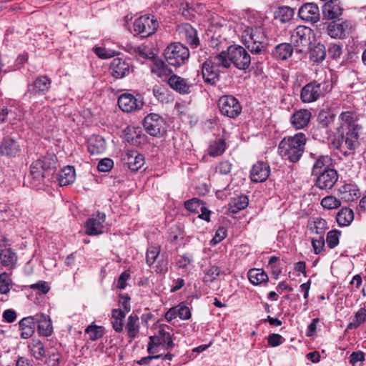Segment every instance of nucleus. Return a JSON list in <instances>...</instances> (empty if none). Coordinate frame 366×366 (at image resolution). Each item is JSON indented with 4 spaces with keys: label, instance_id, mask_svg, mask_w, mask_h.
<instances>
[{
    "label": "nucleus",
    "instance_id": "1",
    "mask_svg": "<svg viewBox=\"0 0 366 366\" xmlns=\"http://www.w3.org/2000/svg\"><path fill=\"white\" fill-rule=\"evenodd\" d=\"M306 141L305 134L302 132L293 137H285L279 144V153L284 159L297 162L304 152Z\"/></svg>",
    "mask_w": 366,
    "mask_h": 366
},
{
    "label": "nucleus",
    "instance_id": "2",
    "mask_svg": "<svg viewBox=\"0 0 366 366\" xmlns=\"http://www.w3.org/2000/svg\"><path fill=\"white\" fill-rule=\"evenodd\" d=\"M219 55L223 57L222 61L227 62L225 69L229 68L232 64L237 69L245 70L252 61V57L246 49L239 45L229 46L227 51H222Z\"/></svg>",
    "mask_w": 366,
    "mask_h": 366
},
{
    "label": "nucleus",
    "instance_id": "3",
    "mask_svg": "<svg viewBox=\"0 0 366 366\" xmlns=\"http://www.w3.org/2000/svg\"><path fill=\"white\" fill-rule=\"evenodd\" d=\"M242 37L244 45L252 54H260L264 51L267 46L266 36L261 27L247 29Z\"/></svg>",
    "mask_w": 366,
    "mask_h": 366
},
{
    "label": "nucleus",
    "instance_id": "4",
    "mask_svg": "<svg viewBox=\"0 0 366 366\" xmlns=\"http://www.w3.org/2000/svg\"><path fill=\"white\" fill-rule=\"evenodd\" d=\"M222 56L217 54L210 56L202 64V74L206 83L214 84L218 80L220 73V68H224L227 64L222 61Z\"/></svg>",
    "mask_w": 366,
    "mask_h": 366
},
{
    "label": "nucleus",
    "instance_id": "5",
    "mask_svg": "<svg viewBox=\"0 0 366 366\" xmlns=\"http://www.w3.org/2000/svg\"><path fill=\"white\" fill-rule=\"evenodd\" d=\"M330 89V85L327 81H312L302 88L300 99L304 103L315 102L325 96Z\"/></svg>",
    "mask_w": 366,
    "mask_h": 366
},
{
    "label": "nucleus",
    "instance_id": "6",
    "mask_svg": "<svg viewBox=\"0 0 366 366\" xmlns=\"http://www.w3.org/2000/svg\"><path fill=\"white\" fill-rule=\"evenodd\" d=\"M164 55L169 64L179 66L188 61L189 51L183 44L173 43L165 49Z\"/></svg>",
    "mask_w": 366,
    "mask_h": 366
},
{
    "label": "nucleus",
    "instance_id": "7",
    "mask_svg": "<svg viewBox=\"0 0 366 366\" xmlns=\"http://www.w3.org/2000/svg\"><path fill=\"white\" fill-rule=\"evenodd\" d=\"M312 34V29L305 26H298L293 30L290 41L295 47L296 52L303 53L309 49L311 44Z\"/></svg>",
    "mask_w": 366,
    "mask_h": 366
},
{
    "label": "nucleus",
    "instance_id": "8",
    "mask_svg": "<svg viewBox=\"0 0 366 366\" xmlns=\"http://www.w3.org/2000/svg\"><path fill=\"white\" fill-rule=\"evenodd\" d=\"M220 113L229 118L237 117L242 112V106L239 101L232 95H224L218 100Z\"/></svg>",
    "mask_w": 366,
    "mask_h": 366
},
{
    "label": "nucleus",
    "instance_id": "9",
    "mask_svg": "<svg viewBox=\"0 0 366 366\" xmlns=\"http://www.w3.org/2000/svg\"><path fill=\"white\" fill-rule=\"evenodd\" d=\"M159 24L154 16H142L134 22V31L142 38L152 35L157 29Z\"/></svg>",
    "mask_w": 366,
    "mask_h": 366
},
{
    "label": "nucleus",
    "instance_id": "10",
    "mask_svg": "<svg viewBox=\"0 0 366 366\" xmlns=\"http://www.w3.org/2000/svg\"><path fill=\"white\" fill-rule=\"evenodd\" d=\"M121 162L124 167L136 172L144 164V157L136 150H126L121 154Z\"/></svg>",
    "mask_w": 366,
    "mask_h": 366
},
{
    "label": "nucleus",
    "instance_id": "11",
    "mask_svg": "<svg viewBox=\"0 0 366 366\" xmlns=\"http://www.w3.org/2000/svg\"><path fill=\"white\" fill-rule=\"evenodd\" d=\"M164 121L157 114H149L144 120V127L151 136L158 137L164 131Z\"/></svg>",
    "mask_w": 366,
    "mask_h": 366
},
{
    "label": "nucleus",
    "instance_id": "12",
    "mask_svg": "<svg viewBox=\"0 0 366 366\" xmlns=\"http://www.w3.org/2000/svg\"><path fill=\"white\" fill-rule=\"evenodd\" d=\"M316 177L315 185L317 188L324 190L332 189L338 180L337 172L332 168L323 171Z\"/></svg>",
    "mask_w": 366,
    "mask_h": 366
},
{
    "label": "nucleus",
    "instance_id": "13",
    "mask_svg": "<svg viewBox=\"0 0 366 366\" xmlns=\"http://www.w3.org/2000/svg\"><path fill=\"white\" fill-rule=\"evenodd\" d=\"M106 215L98 212L94 214L86 222V233L89 235H97L103 233Z\"/></svg>",
    "mask_w": 366,
    "mask_h": 366
},
{
    "label": "nucleus",
    "instance_id": "14",
    "mask_svg": "<svg viewBox=\"0 0 366 366\" xmlns=\"http://www.w3.org/2000/svg\"><path fill=\"white\" fill-rule=\"evenodd\" d=\"M118 105L124 112H132L140 109L143 105L142 100L137 99L133 94L124 93L119 96Z\"/></svg>",
    "mask_w": 366,
    "mask_h": 366
},
{
    "label": "nucleus",
    "instance_id": "15",
    "mask_svg": "<svg viewBox=\"0 0 366 366\" xmlns=\"http://www.w3.org/2000/svg\"><path fill=\"white\" fill-rule=\"evenodd\" d=\"M300 18L307 22L315 23L320 19V10L313 3H307L302 5L298 11Z\"/></svg>",
    "mask_w": 366,
    "mask_h": 366
},
{
    "label": "nucleus",
    "instance_id": "16",
    "mask_svg": "<svg viewBox=\"0 0 366 366\" xmlns=\"http://www.w3.org/2000/svg\"><path fill=\"white\" fill-rule=\"evenodd\" d=\"M169 86L181 94H188L191 93V88L193 84L188 79H184L177 74L171 75L168 79Z\"/></svg>",
    "mask_w": 366,
    "mask_h": 366
},
{
    "label": "nucleus",
    "instance_id": "17",
    "mask_svg": "<svg viewBox=\"0 0 366 366\" xmlns=\"http://www.w3.org/2000/svg\"><path fill=\"white\" fill-rule=\"evenodd\" d=\"M270 174V167L266 162H258L253 165L250 171V178L254 182H263L267 179Z\"/></svg>",
    "mask_w": 366,
    "mask_h": 366
},
{
    "label": "nucleus",
    "instance_id": "18",
    "mask_svg": "<svg viewBox=\"0 0 366 366\" xmlns=\"http://www.w3.org/2000/svg\"><path fill=\"white\" fill-rule=\"evenodd\" d=\"M312 117L311 112L307 109L296 111L290 117V123L295 129H302L307 127Z\"/></svg>",
    "mask_w": 366,
    "mask_h": 366
},
{
    "label": "nucleus",
    "instance_id": "19",
    "mask_svg": "<svg viewBox=\"0 0 366 366\" xmlns=\"http://www.w3.org/2000/svg\"><path fill=\"white\" fill-rule=\"evenodd\" d=\"M110 69L112 76L117 79H121L130 73L131 67L126 60L115 58L110 64Z\"/></svg>",
    "mask_w": 366,
    "mask_h": 366
},
{
    "label": "nucleus",
    "instance_id": "20",
    "mask_svg": "<svg viewBox=\"0 0 366 366\" xmlns=\"http://www.w3.org/2000/svg\"><path fill=\"white\" fill-rule=\"evenodd\" d=\"M34 317L39 335L43 337L51 336L53 333V326L50 317L43 313L36 314Z\"/></svg>",
    "mask_w": 366,
    "mask_h": 366
},
{
    "label": "nucleus",
    "instance_id": "21",
    "mask_svg": "<svg viewBox=\"0 0 366 366\" xmlns=\"http://www.w3.org/2000/svg\"><path fill=\"white\" fill-rule=\"evenodd\" d=\"M20 152L19 142L11 137H5L0 143V154L6 157H15Z\"/></svg>",
    "mask_w": 366,
    "mask_h": 366
},
{
    "label": "nucleus",
    "instance_id": "22",
    "mask_svg": "<svg viewBox=\"0 0 366 366\" xmlns=\"http://www.w3.org/2000/svg\"><path fill=\"white\" fill-rule=\"evenodd\" d=\"M50 85V79L46 76H41L34 83L28 84L27 92L32 95L44 93L49 90Z\"/></svg>",
    "mask_w": 366,
    "mask_h": 366
},
{
    "label": "nucleus",
    "instance_id": "23",
    "mask_svg": "<svg viewBox=\"0 0 366 366\" xmlns=\"http://www.w3.org/2000/svg\"><path fill=\"white\" fill-rule=\"evenodd\" d=\"M338 195L345 202H352L360 197V193L356 185L345 184L339 188Z\"/></svg>",
    "mask_w": 366,
    "mask_h": 366
},
{
    "label": "nucleus",
    "instance_id": "24",
    "mask_svg": "<svg viewBox=\"0 0 366 366\" xmlns=\"http://www.w3.org/2000/svg\"><path fill=\"white\" fill-rule=\"evenodd\" d=\"M362 127L360 124L345 128V144L350 150L355 149L358 145V139Z\"/></svg>",
    "mask_w": 366,
    "mask_h": 366
},
{
    "label": "nucleus",
    "instance_id": "25",
    "mask_svg": "<svg viewBox=\"0 0 366 366\" xmlns=\"http://www.w3.org/2000/svg\"><path fill=\"white\" fill-rule=\"evenodd\" d=\"M104 139L99 135H92L87 141L88 151L91 154H101L106 150Z\"/></svg>",
    "mask_w": 366,
    "mask_h": 366
},
{
    "label": "nucleus",
    "instance_id": "26",
    "mask_svg": "<svg viewBox=\"0 0 366 366\" xmlns=\"http://www.w3.org/2000/svg\"><path fill=\"white\" fill-rule=\"evenodd\" d=\"M36 323L35 317L29 316L23 318L19 322V330L21 331V337L24 339L31 337L35 332Z\"/></svg>",
    "mask_w": 366,
    "mask_h": 366
},
{
    "label": "nucleus",
    "instance_id": "27",
    "mask_svg": "<svg viewBox=\"0 0 366 366\" xmlns=\"http://www.w3.org/2000/svg\"><path fill=\"white\" fill-rule=\"evenodd\" d=\"M17 260L16 253L11 248L0 250V263L4 267L12 269L15 267Z\"/></svg>",
    "mask_w": 366,
    "mask_h": 366
},
{
    "label": "nucleus",
    "instance_id": "28",
    "mask_svg": "<svg viewBox=\"0 0 366 366\" xmlns=\"http://www.w3.org/2000/svg\"><path fill=\"white\" fill-rule=\"evenodd\" d=\"M152 61L151 71L153 74L162 79L171 76L172 70L169 68L162 59L155 57Z\"/></svg>",
    "mask_w": 366,
    "mask_h": 366
},
{
    "label": "nucleus",
    "instance_id": "29",
    "mask_svg": "<svg viewBox=\"0 0 366 366\" xmlns=\"http://www.w3.org/2000/svg\"><path fill=\"white\" fill-rule=\"evenodd\" d=\"M332 165V159L329 155H321L315 162L312 174L316 176L327 169H330Z\"/></svg>",
    "mask_w": 366,
    "mask_h": 366
},
{
    "label": "nucleus",
    "instance_id": "30",
    "mask_svg": "<svg viewBox=\"0 0 366 366\" xmlns=\"http://www.w3.org/2000/svg\"><path fill=\"white\" fill-rule=\"evenodd\" d=\"M342 8L338 0H330L323 8V14L329 19H334L342 14Z\"/></svg>",
    "mask_w": 366,
    "mask_h": 366
},
{
    "label": "nucleus",
    "instance_id": "31",
    "mask_svg": "<svg viewBox=\"0 0 366 366\" xmlns=\"http://www.w3.org/2000/svg\"><path fill=\"white\" fill-rule=\"evenodd\" d=\"M179 34L186 39L191 45L197 46L199 39L197 36V31L188 24H184L179 28Z\"/></svg>",
    "mask_w": 366,
    "mask_h": 366
},
{
    "label": "nucleus",
    "instance_id": "32",
    "mask_svg": "<svg viewBox=\"0 0 366 366\" xmlns=\"http://www.w3.org/2000/svg\"><path fill=\"white\" fill-rule=\"evenodd\" d=\"M347 27V22L337 23L332 21L327 25V33L332 38L342 39L345 36V29Z\"/></svg>",
    "mask_w": 366,
    "mask_h": 366
},
{
    "label": "nucleus",
    "instance_id": "33",
    "mask_svg": "<svg viewBox=\"0 0 366 366\" xmlns=\"http://www.w3.org/2000/svg\"><path fill=\"white\" fill-rule=\"evenodd\" d=\"M293 46L289 43H282L277 45L272 51L273 56L279 60H286L291 56Z\"/></svg>",
    "mask_w": 366,
    "mask_h": 366
},
{
    "label": "nucleus",
    "instance_id": "34",
    "mask_svg": "<svg viewBox=\"0 0 366 366\" xmlns=\"http://www.w3.org/2000/svg\"><path fill=\"white\" fill-rule=\"evenodd\" d=\"M249 203L248 198L244 195L238 196L231 199L228 204V211L230 213L236 214L240 210L245 209Z\"/></svg>",
    "mask_w": 366,
    "mask_h": 366
},
{
    "label": "nucleus",
    "instance_id": "35",
    "mask_svg": "<svg viewBox=\"0 0 366 366\" xmlns=\"http://www.w3.org/2000/svg\"><path fill=\"white\" fill-rule=\"evenodd\" d=\"M125 312L121 309H114L112 311V325L113 329L117 332H122L124 329V319L125 317Z\"/></svg>",
    "mask_w": 366,
    "mask_h": 366
},
{
    "label": "nucleus",
    "instance_id": "36",
    "mask_svg": "<svg viewBox=\"0 0 366 366\" xmlns=\"http://www.w3.org/2000/svg\"><path fill=\"white\" fill-rule=\"evenodd\" d=\"M340 119H341L342 123L339 129L342 130V133L344 132L345 128L359 124L357 123V117L356 114L350 111L342 112L340 116Z\"/></svg>",
    "mask_w": 366,
    "mask_h": 366
},
{
    "label": "nucleus",
    "instance_id": "37",
    "mask_svg": "<svg viewBox=\"0 0 366 366\" xmlns=\"http://www.w3.org/2000/svg\"><path fill=\"white\" fill-rule=\"evenodd\" d=\"M336 219L340 226H348L354 219L353 211L350 208L344 207L338 212Z\"/></svg>",
    "mask_w": 366,
    "mask_h": 366
},
{
    "label": "nucleus",
    "instance_id": "38",
    "mask_svg": "<svg viewBox=\"0 0 366 366\" xmlns=\"http://www.w3.org/2000/svg\"><path fill=\"white\" fill-rule=\"evenodd\" d=\"M127 335L133 339L136 337L139 332V319L137 315H131L127 319L126 324Z\"/></svg>",
    "mask_w": 366,
    "mask_h": 366
},
{
    "label": "nucleus",
    "instance_id": "39",
    "mask_svg": "<svg viewBox=\"0 0 366 366\" xmlns=\"http://www.w3.org/2000/svg\"><path fill=\"white\" fill-rule=\"evenodd\" d=\"M248 279L252 284L257 285L262 282H267L268 276L264 270L254 268L249 270Z\"/></svg>",
    "mask_w": 366,
    "mask_h": 366
},
{
    "label": "nucleus",
    "instance_id": "40",
    "mask_svg": "<svg viewBox=\"0 0 366 366\" xmlns=\"http://www.w3.org/2000/svg\"><path fill=\"white\" fill-rule=\"evenodd\" d=\"M29 348L31 355L38 360H41L46 355L44 344L39 340H33Z\"/></svg>",
    "mask_w": 366,
    "mask_h": 366
},
{
    "label": "nucleus",
    "instance_id": "41",
    "mask_svg": "<svg viewBox=\"0 0 366 366\" xmlns=\"http://www.w3.org/2000/svg\"><path fill=\"white\" fill-rule=\"evenodd\" d=\"M41 163L34 161L30 166V176L34 182H41L46 176V172L43 169Z\"/></svg>",
    "mask_w": 366,
    "mask_h": 366
},
{
    "label": "nucleus",
    "instance_id": "42",
    "mask_svg": "<svg viewBox=\"0 0 366 366\" xmlns=\"http://www.w3.org/2000/svg\"><path fill=\"white\" fill-rule=\"evenodd\" d=\"M309 229L312 233L322 236L327 229V222L320 217L313 219V221L308 224Z\"/></svg>",
    "mask_w": 366,
    "mask_h": 366
},
{
    "label": "nucleus",
    "instance_id": "43",
    "mask_svg": "<svg viewBox=\"0 0 366 366\" xmlns=\"http://www.w3.org/2000/svg\"><path fill=\"white\" fill-rule=\"evenodd\" d=\"M294 16V10L289 6H281L274 13V19L282 23L290 21Z\"/></svg>",
    "mask_w": 366,
    "mask_h": 366
},
{
    "label": "nucleus",
    "instance_id": "44",
    "mask_svg": "<svg viewBox=\"0 0 366 366\" xmlns=\"http://www.w3.org/2000/svg\"><path fill=\"white\" fill-rule=\"evenodd\" d=\"M131 52L143 59L153 60L155 58L154 52L148 46L143 44L138 46L132 47Z\"/></svg>",
    "mask_w": 366,
    "mask_h": 366
},
{
    "label": "nucleus",
    "instance_id": "45",
    "mask_svg": "<svg viewBox=\"0 0 366 366\" xmlns=\"http://www.w3.org/2000/svg\"><path fill=\"white\" fill-rule=\"evenodd\" d=\"M38 162L41 163L43 169L46 171V172H49L50 170L54 169L56 167L57 159L55 154H46L41 158L37 159Z\"/></svg>",
    "mask_w": 366,
    "mask_h": 366
},
{
    "label": "nucleus",
    "instance_id": "46",
    "mask_svg": "<svg viewBox=\"0 0 366 366\" xmlns=\"http://www.w3.org/2000/svg\"><path fill=\"white\" fill-rule=\"evenodd\" d=\"M310 59L315 63L322 62L326 57V49L323 44H317L310 51Z\"/></svg>",
    "mask_w": 366,
    "mask_h": 366
},
{
    "label": "nucleus",
    "instance_id": "47",
    "mask_svg": "<svg viewBox=\"0 0 366 366\" xmlns=\"http://www.w3.org/2000/svg\"><path fill=\"white\" fill-rule=\"evenodd\" d=\"M85 333L88 335L90 340L95 341L104 335L105 329L102 326L92 324L86 328Z\"/></svg>",
    "mask_w": 366,
    "mask_h": 366
},
{
    "label": "nucleus",
    "instance_id": "48",
    "mask_svg": "<svg viewBox=\"0 0 366 366\" xmlns=\"http://www.w3.org/2000/svg\"><path fill=\"white\" fill-rule=\"evenodd\" d=\"M226 149V144L224 139H219L212 143L209 147L208 153L212 157L222 155Z\"/></svg>",
    "mask_w": 366,
    "mask_h": 366
},
{
    "label": "nucleus",
    "instance_id": "49",
    "mask_svg": "<svg viewBox=\"0 0 366 366\" xmlns=\"http://www.w3.org/2000/svg\"><path fill=\"white\" fill-rule=\"evenodd\" d=\"M13 283L11 278V274L4 272L0 274V294L6 295L8 294L11 287Z\"/></svg>",
    "mask_w": 366,
    "mask_h": 366
},
{
    "label": "nucleus",
    "instance_id": "50",
    "mask_svg": "<svg viewBox=\"0 0 366 366\" xmlns=\"http://www.w3.org/2000/svg\"><path fill=\"white\" fill-rule=\"evenodd\" d=\"M158 337L160 340L158 343L163 345L166 350L172 349L174 346L171 335L164 329L161 328L159 330Z\"/></svg>",
    "mask_w": 366,
    "mask_h": 366
},
{
    "label": "nucleus",
    "instance_id": "51",
    "mask_svg": "<svg viewBox=\"0 0 366 366\" xmlns=\"http://www.w3.org/2000/svg\"><path fill=\"white\" fill-rule=\"evenodd\" d=\"M366 321V309L360 308L355 315L354 320L351 322L348 326L347 329L352 330L358 327L360 325L364 323Z\"/></svg>",
    "mask_w": 366,
    "mask_h": 366
},
{
    "label": "nucleus",
    "instance_id": "52",
    "mask_svg": "<svg viewBox=\"0 0 366 366\" xmlns=\"http://www.w3.org/2000/svg\"><path fill=\"white\" fill-rule=\"evenodd\" d=\"M333 119L334 114L329 109H322L318 114L317 121L322 127H327L333 122Z\"/></svg>",
    "mask_w": 366,
    "mask_h": 366
},
{
    "label": "nucleus",
    "instance_id": "53",
    "mask_svg": "<svg viewBox=\"0 0 366 366\" xmlns=\"http://www.w3.org/2000/svg\"><path fill=\"white\" fill-rule=\"evenodd\" d=\"M204 202L197 198L192 199L184 202L185 208L194 213L199 214L204 209Z\"/></svg>",
    "mask_w": 366,
    "mask_h": 366
},
{
    "label": "nucleus",
    "instance_id": "54",
    "mask_svg": "<svg viewBox=\"0 0 366 366\" xmlns=\"http://www.w3.org/2000/svg\"><path fill=\"white\" fill-rule=\"evenodd\" d=\"M161 252L160 246H151L147 249L146 262L149 266H152L156 261Z\"/></svg>",
    "mask_w": 366,
    "mask_h": 366
},
{
    "label": "nucleus",
    "instance_id": "55",
    "mask_svg": "<svg viewBox=\"0 0 366 366\" xmlns=\"http://www.w3.org/2000/svg\"><path fill=\"white\" fill-rule=\"evenodd\" d=\"M321 205L327 209H337L341 205L340 200L333 196H327L321 201Z\"/></svg>",
    "mask_w": 366,
    "mask_h": 366
},
{
    "label": "nucleus",
    "instance_id": "56",
    "mask_svg": "<svg viewBox=\"0 0 366 366\" xmlns=\"http://www.w3.org/2000/svg\"><path fill=\"white\" fill-rule=\"evenodd\" d=\"M221 269L218 266L213 265L209 267L206 272L204 277L205 282H212L220 274Z\"/></svg>",
    "mask_w": 366,
    "mask_h": 366
},
{
    "label": "nucleus",
    "instance_id": "57",
    "mask_svg": "<svg viewBox=\"0 0 366 366\" xmlns=\"http://www.w3.org/2000/svg\"><path fill=\"white\" fill-rule=\"evenodd\" d=\"M340 232L335 230H332L327 233V244L330 249L335 248L339 244V239Z\"/></svg>",
    "mask_w": 366,
    "mask_h": 366
},
{
    "label": "nucleus",
    "instance_id": "58",
    "mask_svg": "<svg viewBox=\"0 0 366 366\" xmlns=\"http://www.w3.org/2000/svg\"><path fill=\"white\" fill-rule=\"evenodd\" d=\"M33 290L37 291L39 295H45L50 290V285L47 282L39 281L30 286Z\"/></svg>",
    "mask_w": 366,
    "mask_h": 366
},
{
    "label": "nucleus",
    "instance_id": "59",
    "mask_svg": "<svg viewBox=\"0 0 366 366\" xmlns=\"http://www.w3.org/2000/svg\"><path fill=\"white\" fill-rule=\"evenodd\" d=\"M114 167V162L110 158H104L98 164L97 168L102 172H109Z\"/></svg>",
    "mask_w": 366,
    "mask_h": 366
},
{
    "label": "nucleus",
    "instance_id": "60",
    "mask_svg": "<svg viewBox=\"0 0 366 366\" xmlns=\"http://www.w3.org/2000/svg\"><path fill=\"white\" fill-rule=\"evenodd\" d=\"M178 317L183 320L191 318L192 314L189 308L184 304H179L177 307Z\"/></svg>",
    "mask_w": 366,
    "mask_h": 366
},
{
    "label": "nucleus",
    "instance_id": "61",
    "mask_svg": "<svg viewBox=\"0 0 366 366\" xmlns=\"http://www.w3.org/2000/svg\"><path fill=\"white\" fill-rule=\"evenodd\" d=\"M67 169H69V166L64 167L59 174L58 182L60 187L69 185V172H66Z\"/></svg>",
    "mask_w": 366,
    "mask_h": 366
},
{
    "label": "nucleus",
    "instance_id": "62",
    "mask_svg": "<svg viewBox=\"0 0 366 366\" xmlns=\"http://www.w3.org/2000/svg\"><path fill=\"white\" fill-rule=\"evenodd\" d=\"M328 54L332 59H337L342 54V47L337 44H330L328 49Z\"/></svg>",
    "mask_w": 366,
    "mask_h": 366
},
{
    "label": "nucleus",
    "instance_id": "63",
    "mask_svg": "<svg viewBox=\"0 0 366 366\" xmlns=\"http://www.w3.org/2000/svg\"><path fill=\"white\" fill-rule=\"evenodd\" d=\"M312 245L315 253L316 254H320L325 246V239L323 236H320L318 239H312Z\"/></svg>",
    "mask_w": 366,
    "mask_h": 366
},
{
    "label": "nucleus",
    "instance_id": "64",
    "mask_svg": "<svg viewBox=\"0 0 366 366\" xmlns=\"http://www.w3.org/2000/svg\"><path fill=\"white\" fill-rule=\"evenodd\" d=\"M232 164L229 161H222L217 167L216 170L222 174H227L231 172Z\"/></svg>",
    "mask_w": 366,
    "mask_h": 366
}]
</instances>
